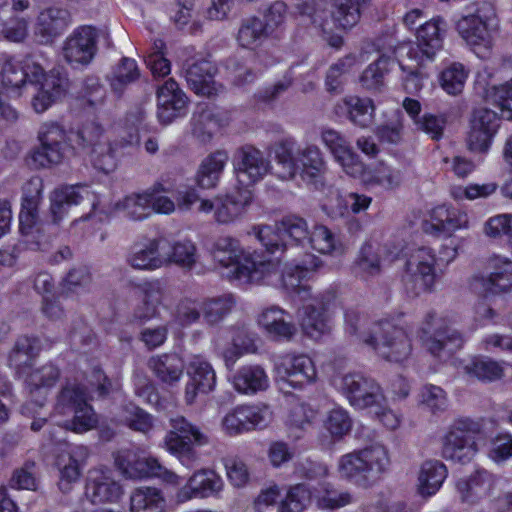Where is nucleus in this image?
<instances>
[{"instance_id":"f257e3e1","label":"nucleus","mask_w":512,"mask_h":512,"mask_svg":"<svg viewBox=\"0 0 512 512\" xmlns=\"http://www.w3.org/2000/svg\"><path fill=\"white\" fill-rule=\"evenodd\" d=\"M344 318L346 333L371 347L381 358L389 362H402L410 356L411 339L407 331L393 321H369L354 309H347Z\"/></svg>"},{"instance_id":"f03ea898","label":"nucleus","mask_w":512,"mask_h":512,"mask_svg":"<svg viewBox=\"0 0 512 512\" xmlns=\"http://www.w3.org/2000/svg\"><path fill=\"white\" fill-rule=\"evenodd\" d=\"M4 86L20 88L26 81L39 84V90L32 99V106L37 113L46 111L53 103L64 97L69 88L68 78L57 70L44 73V68L27 57L23 62L7 59L1 70Z\"/></svg>"},{"instance_id":"7ed1b4c3","label":"nucleus","mask_w":512,"mask_h":512,"mask_svg":"<svg viewBox=\"0 0 512 512\" xmlns=\"http://www.w3.org/2000/svg\"><path fill=\"white\" fill-rule=\"evenodd\" d=\"M275 175L282 180H292L297 174L314 189L325 187L327 164L323 152L316 145H306L295 149L292 141H282L276 145Z\"/></svg>"},{"instance_id":"20e7f679","label":"nucleus","mask_w":512,"mask_h":512,"mask_svg":"<svg viewBox=\"0 0 512 512\" xmlns=\"http://www.w3.org/2000/svg\"><path fill=\"white\" fill-rule=\"evenodd\" d=\"M212 255L223 267H232L229 277L242 283H258L278 271V264L257 251L245 253L237 239L221 236L213 244Z\"/></svg>"},{"instance_id":"39448f33","label":"nucleus","mask_w":512,"mask_h":512,"mask_svg":"<svg viewBox=\"0 0 512 512\" xmlns=\"http://www.w3.org/2000/svg\"><path fill=\"white\" fill-rule=\"evenodd\" d=\"M389 465L387 449L376 443L343 455L338 462V472L352 484L368 488L380 480Z\"/></svg>"},{"instance_id":"423d86ee","label":"nucleus","mask_w":512,"mask_h":512,"mask_svg":"<svg viewBox=\"0 0 512 512\" xmlns=\"http://www.w3.org/2000/svg\"><path fill=\"white\" fill-rule=\"evenodd\" d=\"M494 9L491 3H476V8L456 24L461 38L481 58H487L493 47V37L488 28Z\"/></svg>"},{"instance_id":"0eeeda50","label":"nucleus","mask_w":512,"mask_h":512,"mask_svg":"<svg viewBox=\"0 0 512 512\" xmlns=\"http://www.w3.org/2000/svg\"><path fill=\"white\" fill-rule=\"evenodd\" d=\"M482 434L480 422L470 418L455 420L443 438L442 456L446 460L467 463L477 452V438Z\"/></svg>"},{"instance_id":"6e6552de","label":"nucleus","mask_w":512,"mask_h":512,"mask_svg":"<svg viewBox=\"0 0 512 512\" xmlns=\"http://www.w3.org/2000/svg\"><path fill=\"white\" fill-rule=\"evenodd\" d=\"M171 430L165 437L167 450L175 454L183 464L191 466L197 459L192 445H206L209 438L183 416L170 419Z\"/></svg>"},{"instance_id":"1a4fd4ad","label":"nucleus","mask_w":512,"mask_h":512,"mask_svg":"<svg viewBox=\"0 0 512 512\" xmlns=\"http://www.w3.org/2000/svg\"><path fill=\"white\" fill-rule=\"evenodd\" d=\"M424 346L427 351L440 359L450 358L464 343L463 334L438 319L434 312H428L423 321Z\"/></svg>"},{"instance_id":"9d476101","label":"nucleus","mask_w":512,"mask_h":512,"mask_svg":"<svg viewBox=\"0 0 512 512\" xmlns=\"http://www.w3.org/2000/svg\"><path fill=\"white\" fill-rule=\"evenodd\" d=\"M435 255L430 248H419L406 263V272L402 282L410 296L431 291L436 282Z\"/></svg>"},{"instance_id":"9b49d317","label":"nucleus","mask_w":512,"mask_h":512,"mask_svg":"<svg viewBox=\"0 0 512 512\" xmlns=\"http://www.w3.org/2000/svg\"><path fill=\"white\" fill-rule=\"evenodd\" d=\"M40 145L34 150L32 159L39 167H50L63 162L67 151V134L57 122H45L38 130Z\"/></svg>"},{"instance_id":"f8f14e48","label":"nucleus","mask_w":512,"mask_h":512,"mask_svg":"<svg viewBox=\"0 0 512 512\" xmlns=\"http://www.w3.org/2000/svg\"><path fill=\"white\" fill-rule=\"evenodd\" d=\"M337 387L350 405L357 409L381 406L384 400L379 384L358 372L343 375Z\"/></svg>"},{"instance_id":"ddd939ff","label":"nucleus","mask_w":512,"mask_h":512,"mask_svg":"<svg viewBox=\"0 0 512 512\" xmlns=\"http://www.w3.org/2000/svg\"><path fill=\"white\" fill-rule=\"evenodd\" d=\"M272 412L267 405H242L227 413L222 426L229 435H237L268 425Z\"/></svg>"},{"instance_id":"4468645a","label":"nucleus","mask_w":512,"mask_h":512,"mask_svg":"<svg viewBox=\"0 0 512 512\" xmlns=\"http://www.w3.org/2000/svg\"><path fill=\"white\" fill-rule=\"evenodd\" d=\"M233 164L238 182L244 186L243 188H248L262 179L270 168L269 160L259 149L251 145L236 150Z\"/></svg>"},{"instance_id":"2eb2a0df","label":"nucleus","mask_w":512,"mask_h":512,"mask_svg":"<svg viewBox=\"0 0 512 512\" xmlns=\"http://www.w3.org/2000/svg\"><path fill=\"white\" fill-rule=\"evenodd\" d=\"M492 271L488 276H474L472 289L485 296L507 293L512 290V261L495 256L490 260Z\"/></svg>"},{"instance_id":"dca6fc26","label":"nucleus","mask_w":512,"mask_h":512,"mask_svg":"<svg viewBox=\"0 0 512 512\" xmlns=\"http://www.w3.org/2000/svg\"><path fill=\"white\" fill-rule=\"evenodd\" d=\"M99 31L92 26H82L70 35L63 45V56L71 64L88 65L97 52Z\"/></svg>"},{"instance_id":"f3484780","label":"nucleus","mask_w":512,"mask_h":512,"mask_svg":"<svg viewBox=\"0 0 512 512\" xmlns=\"http://www.w3.org/2000/svg\"><path fill=\"white\" fill-rule=\"evenodd\" d=\"M115 463L122 474L131 479L161 477L168 473L156 458L142 451H121L117 454Z\"/></svg>"},{"instance_id":"a211bd4d","label":"nucleus","mask_w":512,"mask_h":512,"mask_svg":"<svg viewBox=\"0 0 512 512\" xmlns=\"http://www.w3.org/2000/svg\"><path fill=\"white\" fill-rule=\"evenodd\" d=\"M223 488L221 477L211 469L194 472L175 494V501L183 504L192 499H205L218 495Z\"/></svg>"},{"instance_id":"6ab92c4d","label":"nucleus","mask_w":512,"mask_h":512,"mask_svg":"<svg viewBox=\"0 0 512 512\" xmlns=\"http://www.w3.org/2000/svg\"><path fill=\"white\" fill-rule=\"evenodd\" d=\"M123 494L121 485L109 469H93L88 473L85 497L93 504L113 503Z\"/></svg>"},{"instance_id":"aec40b11","label":"nucleus","mask_w":512,"mask_h":512,"mask_svg":"<svg viewBox=\"0 0 512 512\" xmlns=\"http://www.w3.org/2000/svg\"><path fill=\"white\" fill-rule=\"evenodd\" d=\"M157 106L159 121L167 125L186 114L188 98L178 83L170 78L157 89Z\"/></svg>"},{"instance_id":"412c9836","label":"nucleus","mask_w":512,"mask_h":512,"mask_svg":"<svg viewBox=\"0 0 512 512\" xmlns=\"http://www.w3.org/2000/svg\"><path fill=\"white\" fill-rule=\"evenodd\" d=\"M321 140L348 175L359 177L364 174V164L340 132L324 128L321 131Z\"/></svg>"},{"instance_id":"4be33fe9","label":"nucleus","mask_w":512,"mask_h":512,"mask_svg":"<svg viewBox=\"0 0 512 512\" xmlns=\"http://www.w3.org/2000/svg\"><path fill=\"white\" fill-rule=\"evenodd\" d=\"M277 374L293 387H302L312 383L316 378L313 361L306 355L286 354L275 363Z\"/></svg>"},{"instance_id":"5701e85b","label":"nucleus","mask_w":512,"mask_h":512,"mask_svg":"<svg viewBox=\"0 0 512 512\" xmlns=\"http://www.w3.org/2000/svg\"><path fill=\"white\" fill-rule=\"evenodd\" d=\"M184 70L188 86L197 95L213 97L218 94L221 85L214 80L217 68L212 62L205 59L186 61Z\"/></svg>"},{"instance_id":"b1692460","label":"nucleus","mask_w":512,"mask_h":512,"mask_svg":"<svg viewBox=\"0 0 512 512\" xmlns=\"http://www.w3.org/2000/svg\"><path fill=\"white\" fill-rule=\"evenodd\" d=\"M468 226V216L458 208L440 205L430 212V220L424 221L425 232L450 236L454 231Z\"/></svg>"},{"instance_id":"393cba45","label":"nucleus","mask_w":512,"mask_h":512,"mask_svg":"<svg viewBox=\"0 0 512 512\" xmlns=\"http://www.w3.org/2000/svg\"><path fill=\"white\" fill-rule=\"evenodd\" d=\"M96 200V195L86 187L66 186L55 190L51 197L50 206L53 223L57 224L73 205L86 202L95 209L97 205Z\"/></svg>"},{"instance_id":"a878e982","label":"nucleus","mask_w":512,"mask_h":512,"mask_svg":"<svg viewBox=\"0 0 512 512\" xmlns=\"http://www.w3.org/2000/svg\"><path fill=\"white\" fill-rule=\"evenodd\" d=\"M71 17L67 9L51 6L42 10L35 25L34 36L41 44L51 43L70 24Z\"/></svg>"},{"instance_id":"bb28decb","label":"nucleus","mask_w":512,"mask_h":512,"mask_svg":"<svg viewBox=\"0 0 512 512\" xmlns=\"http://www.w3.org/2000/svg\"><path fill=\"white\" fill-rule=\"evenodd\" d=\"M252 191L238 188L224 196L216 198L214 218L219 224H230L241 218L252 202Z\"/></svg>"},{"instance_id":"cd10ccee","label":"nucleus","mask_w":512,"mask_h":512,"mask_svg":"<svg viewBox=\"0 0 512 512\" xmlns=\"http://www.w3.org/2000/svg\"><path fill=\"white\" fill-rule=\"evenodd\" d=\"M166 241L151 239L144 245L135 244L127 256V263L134 269L156 270L166 266L162 251Z\"/></svg>"},{"instance_id":"c85d7f7f","label":"nucleus","mask_w":512,"mask_h":512,"mask_svg":"<svg viewBox=\"0 0 512 512\" xmlns=\"http://www.w3.org/2000/svg\"><path fill=\"white\" fill-rule=\"evenodd\" d=\"M258 323L274 340H290L296 333L289 313L277 306L265 309L260 314Z\"/></svg>"},{"instance_id":"c756f323","label":"nucleus","mask_w":512,"mask_h":512,"mask_svg":"<svg viewBox=\"0 0 512 512\" xmlns=\"http://www.w3.org/2000/svg\"><path fill=\"white\" fill-rule=\"evenodd\" d=\"M138 144V140L121 139L114 142H103L91 150V161L94 167L104 173L113 171L119 157L124 155L125 150Z\"/></svg>"},{"instance_id":"7c9ffc66","label":"nucleus","mask_w":512,"mask_h":512,"mask_svg":"<svg viewBox=\"0 0 512 512\" xmlns=\"http://www.w3.org/2000/svg\"><path fill=\"white\" fill-rule=\"evenodd\" d=\"M42 183L39 179L30 180L24 187L22 210L19 214L20 232L29 236L37 222V209L41 198Z\"/></svg>"},{"instance_id":"2f4dec72","label":"nucleus","mask_w":512,"mask_h":512,"mask_svg":"<svg viewBox=\"0 0 512 512\" xmlns=\"http://www.w3.org/2000/svg\"><path fill=\"white\" fill-rule=\"evenodd\" d=\"M148 366L160 382L170 386L179 382L185 369L183 359L176 353L153 356Z\"/></svg>"},{"instance_id":"473e14b6","label":"nucleus","mask_w":512,"mask_h":512,"mask_svg":"<svg viewBox=\"0 0 512 512\" xmlns=\"http://www.w3.org/2000/svg\"><path fill=\"white\" fill-rule=\"evenodd\" d=\"M232 384L237 392L251 395L268 387V376L260 365H246L233 375Z\"/></svg>"},{"instance_id":"72a5a7b5","label":"nucleus","mask_w":512,"mask_h":512,"mask_svg":"<svg viewBox=\"0 0 512 512\" xmlns=\"http://www.w3.org/2000/svg\"><path fill=\"white\" fill-rule=\"evenodd\" d=\"M130 512H165L166 499L161 489L151 486L135 488L130 494Z\"/></svg>"},{"instance_id":"f704fd0d","label":"nucleus","mask_w":512,"mask_h":512,"mask_svg":"<svg viewBox=\"0 0 512 512\" xmlns=\"http://www.w3.org/2000/svg\"><path fill=\"white\" fill-rule=\"evenodd\" d=\"M228 154L224 150H217L206 156L199 165L196 182L204 189L214 188L228 161Z\"/></svg>"},{"instance_id":"c9c22d12","label":"nucleus","mask_w":512,"mask_h":512,"mask_svg":"<svg viewBox=\"0 0 512 512\" xmlns=\"http://www.w3.org/2000/svg\"><path fill=\"white\" fill-rule=\"evenodd\" d=\"M447 476L446 466L439 460H426L418 474V491L421 496L434 495Z\"/></svg>"},{"instance_id":"e433bc0d","label":"nucleus","mask_w":512,"mask_h":512,"mask_svg":"<svg viewBox=\"0 0 512 512\" xmlns=\"http://www.w3.org/2000/svg\"><path fill=\"white\" fill-rule=\"evenodd\" d=\"M442 25L444 21L438 17L424 23L417 30V46L428 59H432L442 48Z\"/></svg>"},{"instance_id":"4c0bfd02","label":"nucleus","mask_w":512,"mask_h":512,"mask_svg":"<svg viewBox=\"0 0 512 512\" xmlns=\"http://www.w3.org/2000/svg\"><path fill=\"white\" fill-rule=\"evenodd\" d=\"M85 451L84 447H76L58 456L57 466L60 472L58 486L63 493H68L71 490V484L79 479L80 465L77 456L85 455Z\"/></svg>"},{"instance_id":"58836bf2","label":"nucleus","mask_w":512,"mask_h":512,"mask_svg":"<svg viewBox=\"0 0 512 512\" xmlns=\"http://www.w3.org/2000/svg\"><path fill=\"white\" fill-rule=\"evenodd\" d=\"M301 328L310 338L318 340L330 332V325L326 313L314 303L303 306Z\"/></svg>"},{"instance_id":"ea45409f","label":"nucleus","mask_w":512,"mask_h":512,"mask_svg":"<svg viewBox=\"0 0 512 512\" xmlns=\"http://www.w3.org/2000/svg\"><path fill=\"white\" fill-rule=\"evenodd\" d=\"M140 77V70L134 59L123 57L113 68L108 79L113 92L121 95L125 88Z\"/></svg>"},{"instance_id":"a19ab883","label":"nucleus","mask_w":512,"mask_h":512,"mask_svg":"<svg viewBox=\"0 0 512 512\" xmlns=\"http://www.w3.org/2000/svg\"><path fill=\"white\" fill-rule=\"evenodd\" d=\"M349 120L361 127L367 128L373 123L374 104L370 98L350 96L344 99Z\"/></svg>"},{"instance_id":"79ce46f5","label":"nucleus","mask_w":512,"mask_h":512,"mask_svg":"<svg viewBox=\"0 0 512 512\" xmlns=\"http://www.w3.org/2000/svg\"><path fill=\"white\" fill-rule=\"evenodd\" d=\"M169 250L163 252L166 266L175 264L182 268L192 269L197 262V248L195 244L189 240H183L168 244Z\"/></svg>"},{"instance_id":"37998d69","label":"nucleus","mask_w":512,"mask_h":512,"mask_svg":"<svg viewBox=\"0 0 512 512\" xmlns=\"http://www.w3.org/2000/svg\"><path fill=\"white\" fill-rule=\"evenodd\" d=\"M119 421L129 429L143 434H147L154 426L153 417L133 403L120 408Z\"/></svg>"},{"instance_id":"c03bdc74","label":"nucleus","mask_w":512,"mask_h":512,"mask_svg":"<svg viewBox=\"0 0 512 512\" xmlns=\"http://www.w3.org/2000/svg\"><path fill=\"white\" fill-rule=\"evenodd\" d=\"M279 233L295 245L304 246L308 239L309 230L306 220L294 214L286 215L275 223Z\"/></svg>"},{"instance_id":"a18cd8bd","label":"nucleus","mask_w":512,"mask_h":512,"mask_svg":"<svg viewBox=\"0 0 512 512\" xmlns=\"http://www.w3.org/2000/svg\"><path fill=\"white\" fill-rule=\"evenodd\" d=\"M39 350V341L36 338L27 336L19 337L9 354L10 366L14 367L16 370L28 366L38 355Z\"/></svg>"},{"instance_id":"49530a36","label":"nucleus","mask_w":512,"mask_h":512,"mask_svg":"<svg viewBox=\"0 0 512 512\" xmlns=\"http://www.w3.org/2000/svg\"><path fill=\"white\" fill-rule=\"evenodd\" d=\"M86 402V393L82 387L76 384H67L57 395L55 410L61 415H68Z\"/></svg>"},{"instance_id":"de8ad7c7","label":"nucleus","mask_w":512,"mask_h":512,"mask_svg":"<svg viewBox=\"0 0 512 512\" xmlns=\"http://www.w3.org/2000/svg\"><path fill=\"white\" fill-rule=\"evenodd\" d=\"M390 62L391 58L389 56L380 55L377 60L371 63L360 76L362 87L370 91H379L384 86V78L389 71Z\"/></svg>"},{"instance_id":"09e8293b","label":"nucleus","mask_w":512,"mask_h":512,"mask_svg":"<svg viewBox=\"0 0 512 512\" xmlns=\"http://www.w3.org/2000/svg\"><path fill=\"white\" fill-rule=\"evenodd\" d=\"M191 125L193 136L201 143H207L218 129L219 122L211 110L202 109L193 114Z\"/></svg>"},{"instance_id":"8fccbe9b","label":"nucleus","mask_w":512,"mask_h":512,"mask_svg":"<svg viewBox=\"0 0 512 512\" xmlns=\"http://www.w3.org/2000/svg\"><path fill=\"white\" fill-rule=\"evenodd\" d=\"M235 304L231 294H225L205 301L202 305L203 318L209 325H216L230 313Z\"/></svg>"},{"instance_id":"3c124183","label":"nucleus","mask_w":512,"mask_h":512,"mask_svg":"<svg viewBox=\"0 0 512 512\" xmlns=\"http://www.w3.org/2000/svg\"><path fill=\"white\" fill-rule=\"evenodd\" d=\"M360 15V0H335L332 17L338 27H354L359 22Z\"/></svg>"},{"instance_id":"603ef678","label":"nucleus","mask_w":512,"mask_h":512,"mask_svg":"<svg viewBox=\"0 0 512 512\" xmlns=\"http://www.w3.org/2000/svg\"><path fill=\"white\" fill-rule=\"evenodd\" d=\"M118 210L125 212L133 220H142L150 215V198L148 189L143 193L131 194L116 204Z\"/></svg>"},{"instance_id":"864d4df0","label":"nucleus","mask_w":512,"mask_h":512,"mask_svg":"<svg viewBox=\"0 0 512 512\" xmlns=\"http://www.w3.org/2000/svg\"><path fill=\"white\" fill-rule=\"evenodd\" d=\"M187 373L190 380L202 388V393L212 391L216 384V374L210 363L200 358L190 362Z\"/></svg>"},{"instance_id":"5fc2aeb1","label":"nucleus","mask_w":512,"mask_h":512,"mask_svg":"<svg viewBox=\"0 0 512 512\" xmlns=\"http://www.w3.org/2000/svg\"><path fill=\"white\" fill-rule=\"evenodd\" d=\"M270 32L258 17L245 19L238 31V41L241 46L249 47L264 40Z\"/></svg>"},{"instance_id":"6e6d98bb","label":"nucleus","mask_w":512,"mask_h":512,"mask_svg":"<svg viewBox=\"0 0 512 512\" xmlns=\"http://www.w3.org/2000/svg\"><path fill=\"white\" fill-rule=\"evenodd\" d=\"M250 234H253L270 254L278 251L284 253L288 250L290 243L276 228L273 230L267 225L254 226Z\"/></svg>"},{"instance_id":"4d7b16f0","label":"nucleus","mask_w":512,"mask_h":512,"mask_svg":"<svg viewBox=\"0 0 512 512\" xmlns=\"http://www.w3.org/2000/svg\"><path fill=\"white\" fill-rule=\"evenodd\" d=\"M467 75V71L461 63H452L441 72L440 85L450 95L460 94Z\"/></svg>"},{"instance_id":"13d9d810","label":"nucleus","mask_w":512,"mask_h":512,"mask_svg":"<svg viewBox=\"0 0 512 512\" xmlns=\"http://www.w3.org/2000/svg\"><path fill=\"white\" fill-rule=\"evenodd\" d=\"M60 377V370L55 365L48 363L37 369L32 370L27 378L26 383L30 391L39 390L41 388H50L56 384Z\"/></svg>"},{"instance_id":"bf43d9fd","label":"nucleus","mask_w":512,"mask_h":512,"mask_svg":"<svg viewBox=\"0 0 512 512\" xmlns=\"http://www.w3.org/2000/svg\"><path fill=\"white\" fill-rule=\"evenodd\" d=\"M311 500V493L304 484L289 489L286 498L277 507V512H303Z\"/></svg>"},{"instance_id":"052dcab7","label":"nucleus","mask_w":512,"mask_h":512,"mask_svg":"<svg viewBox=\"0 0 512 512\" xmlns=\"http://www.w3.org/2000/svg\"><path fill=\"white\" fill-rule=\"evenodd\" d=\"M403 174L400 169L381 165L369 173L365 181L371 185H378L392 190L400 186Z\"/></svg>"},{"instance_id":"680f3d73","label":"nucleus","mask_w":512,"mask_h":512,"mask_svg":"<svg viewBox=\"0 0 512 512\" xmlns=\"http://www.w3.org/2000/svg\"><path fill=\"white\" fill-rule=\"evenodd\" d=\"M73 418L66 421L65 427L76 433H83L93 429L97 422V415L87 402L71 412Z\"/></svg>"},{"instance_id":"e2e57ef3","label":"nucleus","mask_w":512,"mask_h":512,"mask_svg":"<svg viewBox=\"0 0 512 512\" xmlns=\"http://www.w3.org/2000/svg\"><path fill=\"white\" fill-rule=\"evenodd\" d=\"M356 266L365 276L378 275L381 272V259L377 249L371 244L363 245Z\"/></svg>"},{"instance_id":"0e129e2a","label":"nucleus","mask_w":512,"mask_h":512,"mask_svg":"<svg viewBox=\"0 0 512 512\" xmlns=\"http://www.w3.org/2000/svg\"><path fill=\"white\" fill-rule=\"evenodd\" d=\"M324 425L333 437L341 438L351 430L352 420L346 410L334 408L329 411Z\"/></svg>"},{"instance_id":"69168bd1","label":"nucleus","mask_w":512,"mask_h":512,"mask_svg":"<svg viewBox=\"0 0 512 512\" xmlns=\"http://www.w3.org/2000/svg\"><path fill=\"white\" fill-rule=\"evenodd\" d=\"M10 483L17 489L37 490L36 463L32 460L26 461L22 467L13 472Z\"/></svg>"},{"instance_id":"338daca9","label":"nucleus","mask_w":512,"mask_h":512,"mask_svg":"<svg viewBox=\"0 0 512 512\" xmlns=\"http://www.w3.org/2000/svg\"><path fill=\"white\" fill-rule=\"evenodd\" d=\"M81 93L89 106L94 109L104 104L107 95L105 87L100 83L99 78L95 76H88L84 79Z\"/></svg>"},{"instance_id":"774afa93","label":"nucleus","mask_w":512,"mask_h":512,"mask_svg":"<svg viewBox=\"0 0 512 512\" xmlns=\"http://www.w3.org/2000/svg\"><path fill=\"white\" fill-rule=\"evenodd\" d=\"M315 415V410H313L308 404L303 402L296 403L289 411L287 425L291 430H304L311 424Z\"/></svg>"}]
</instances>
